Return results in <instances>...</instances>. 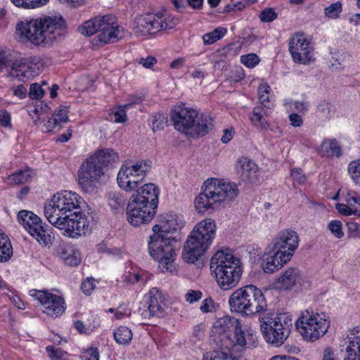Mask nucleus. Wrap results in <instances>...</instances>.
I'll list each match as a JSON object with an SVG mask.
<instances>
[{
  "instance_id": "nucleus-1",
  "label": "nucleus",
  "mask_w": 360,
  "mask_h": 360,
  "mask_svg": "<svg viewBox=\"0 0 360 360\" xmlns=\"http://www.w3.org/2000/svg\"><path fill=\"white\" fill-rule=\"evenodd\" d=\"M82 198L76 193L64 191L54 194L44 206V214L56 228L75 238L89 231V222L80 211Z\"/></svg>"
},
{
  "instance_id": "nucleus-2",
  "label": "nucleus",
  "mask_w": 360,
  "mask_h": 360,
  "mask_svg": "<svg viewBox=\"0 0 360 360\" xmlns=\"http://www.w3.org/2000/svg\"><path fill=\"white\" fill-rule=\"evenodd\" d=\"M65 27V20L61 16H45L20 22L17 25V30L22 41L36 46H49L62 35Z\"/></svg>"
},
{
  "instance_id": "nucleus-3",
  "label": "nucleus",
  "mask_w": 360,
  "mask_h": 360,
  "mask_svg": "<svg viewBox=\"0 0 360 360\" xmlns=\"http://www.w3.org/2000/svg\"><path fill=\"white\" fill-rule=\"evenodd\" d=\"M134 191L127 207V219L133 226H139L154 217L158 205L159 188L154 184L148 183Z\"/></svg>"
},
{
  "instance_id": "nucleus-4",
  "label": "nucleus",
  "mask_w": 360,
  "mask_h": 360,
  "mask_svg": "<svg viewBox=\"0 0 360 360\" xmlns=\"http://www.w3.org/2000/svg\"><path fill=\"white\" fill-rule=\"evenodd\" d=\"M202 189L195 199V207L199 213L225 207L238 195V186L235 183L216 178L205 181Z\"/></svg>"
},
{
  "instance_id": "nucleus-5",
  "label": "nucleus",
  "mask_w": 360,
  "mask_h": 360,
  "mask_svg": "<svg viewBox=\"0 0 360 360\" xmlns=\"http://www.w3.org/2000/svg\"><path fill=\"white\" fill-rule=\"evenodd\" d=\"M170 117L174 128L186 134L203 136L214 127L210 115H200L196 109L185 104L175 106L171 111Z\"/></svg>"
},
{
  "instance_id": "nucleus-6",
  "label": "nucleus",
  "mask_w": 360,
  "mask_h": 360,
  "mask_svg": "<svg viewBox=\"0 0 360 360\" xmlns=\"http://www.w3.org/2000/svg\"><path fill=\"white\" fill-rule=\"evenodd\" d=\"M216 224L212 219L198 223L188 236L182 252L183 259L194 263L209 249L216 235Z\"/></svg>"
},
{
  "instance_id": "nucleus-7",
  "label": "nucleus",
  "mask_w": 360,
  "mask_h": 360,
  "mask_svg": "<svg viewBox=\"0 0 360 360\" xmlns=\"http://www.w3.org/2000/svg\"><path fill=\"white\" fill-rule=\"evenodd\" d=\"M210 269L214 274L218 285L224 290L236 287L242 275L240 259L233 254L217 251L211 258Z\"/></svg>"
},
{
  "instance_id": "nucleus-8",
  "label": "nucleus",
  "mask_w": 360,
  "mask_h": 360,
  "mask_svg": "<svg viewBox=\"0 0 360 360\" xmlns=\"http://www.w3.org/2000/svg\"><path fill=\"white\" fill-rule=\"evenodd\" d=\"M231 311L243 316L262 314L267 309L266 298L254 285H247L234 291L229 299Z\"/></svg>"
},
{
  "instance_id": "nucleus-9",
  "label": "nucleus",
  "mask_w": 360,
  "mask_h": 360,
  "mask_svg": "<svg viewBox=\"0 0 360 360\" xmlns=\"http://www.w3.org/2000/svg\"><path fill=\"white\" fill-rule=\"evenodd\" d=\"M259 321L264 339L276 347L285 342L292 328V315L288 312H268L260 316Z\"/></svg>"
},
{
  "instance_id": "nucleus-10",
  "label": "nucleus",
  "mask_w": 360,
  "mask_h": 360,
  "mask_svg": "<svg viewBox=\"0 0 360 360\" xmlns=\"http://www.w3.org/2000/svg\"><path fill=\"white\" fill-rule=\"evenodd\" d=\"M217 332L220 334L221 346L229 349L233 346L250 347L253 345L252 335L242 328L238 319L230 316L220 319L215 326Z\"/></svg>"
},
{
  "instance_id": "nucleus-11",
  "label": "nucleus",
  "mask_w": 360,
  "mask_h": 360,
  "mask_svg": "<svg viewBox=\"0 0 360 360\" xmlns=\"http://www.w3.org/2000/svg\"><path fill=\"white\" fill-rule=\"evenodd\" d=\"M153 232L148 243V252L152 258L159 262L162 271L172 272L175 269L173 243H176V240L172 236L164 235L158 231Z\"/></svg>"
},
{
  "instance_id": "nucleus-12",
  "label": "nucleus",
  "mask_w": 360,
  "mask_h": 360,
  "mask_svg": "<svg viewBox=\"0 0 360 360\" xmlns=\"http://www.w3.org/2000/svg\"><path fill=\"white\" fill-rule=\"evenodd\" d=\"M329 326L330 321L325 314L308 309L301 314L295 323L296 328L303 339L311 342L323 337Z\"/></svg>"
},
{
  "instance_id": "nucleus-13",
  "label": "nucleus",
  "mask_w": 360,
  "mask_h": 360,
  "mask_svg": "<svg viewBox=\"0 0 360 360\" xmlns=\"http://www.w3.org/2000/svg\"><path fill=\"white\" fill-rule=\"evenodd\" d=\"M178 22V18L166 11L146 13L134 19V30L136 34L144 36L172 29Z\"/></svg>"
},
{
  "instance_id": "nucleus-14",
  "label": "nucleus",
  "mask_w": 360,
  "mask_h": 360,
  "mask_svg": "<svg viewBox=\"0 0 360 360\" xmlns=\"http://www.w3.org/2000/svg\"><path fill=\"white\" fill-rule=\"evenodd\" d=\"M150 169L151 162L146 160L123 164L117 176L118 186L124 191H134L145 181Z\"/></svg>"
},
{
  "instance_id": "nucleus-15",
  "label": "nucleus",
  "mask_w": 360,
  "mask_h": 360,
  "mask_svg": "<svg viewBox=\"0 0 360 360\" xmlns=\"http://www.w3.org/2000/svg\"><path fill=\"white\" fill-rule=\"evenodd\" d=\"M18 218L24 228L40 244L47 245L51 243L53 236L51 228L48 225H43L37 215L27 210H21L18 212Z\"/></svg>"
},
{
  "instance_id": "nucleus-16",
  "label": "nucleus",
  "mask_w": 360,
  "mask_h": 360,
  "mask_svg": "<svg viewBox=\"0 0 360 360\" xmlns=\"http://www.w3.org/2000/svg\"><path fill=\"white\" fill-rule=\"evenodd\" d=\"M105 169L91 157L84 162L78 171V182L85 191H89L104 178Z\"/></svg>"
},
{
  "instance_id": "nucleus-17",
  "label": "nucleus",
  "mask_w": 360,
  "mask_h": 360,
  "mask_svg": "<svg viewBox=\"0 0 360 360\" xmlns=\"http://www.w3.org/2000/svg\"><path fill=\"white\" fill-rule=\"evenodd\" d=\"M299 245V236L296 231L284 230L280 232L269 245L272 252L280 254L284 261H290Z\"/></svg>"
},
{
  "instance_id": "nucleus-18",
  "label": "nucleus",
  "mask_w": 360,
  "mask_h": 360,
  "mask_svg": "<svg viewBox=\"0 0 360 360\" xmlns=\"http://www.w3.org/2000/svg\"><path fill=\"white\" fill-rule=\"evenodd\" d=\"M288 49L296 63L307 65L314 60V49L302 33H296L290 39Z\"/></svg>"
},
{
  "instance_id": "nucleus-19",
  "label": "nucleus",
  "mask_w": 360,
  "mask_h": 360,
  "mask_svg": "<svg viewBox=\"0 0 360 360\" xmlns=\"http://www.w3.org/2000/svg\"><path fill=\"white\" fill-rule=\"evenodd\" d=\"M30 295L39 301L44 308L43 311L49 316L58 317L65 310L64 299L48 290L33 289L30 291Z\"/></svg>"
},
{
  "instance_id": "nucleus-20",
  "label": "nucleus",
  "mask_w": 360,
  "mask_h": 360,
  "mask_svg": "<svg viewBox=\"0 0 360 360\" xmlns=\"http://www.w3.org/2000/svg\"><path fill=\"white\" fill-rule=\"evenodd\" d=\"M37 64L27 62L25 59L14 61L8 72V75L19 81L26 82L39 74Z\"/></svg>"
},
{
  "instance_id": "nucleus-21",
  "label": "nucleus",
  "mask_w": 360,
  "mask_h": 360,
  "mask_svg": "<svg viewBox=\"0 0 360 360\" xmlns=\"http://www.w3.org/2000/svg\"><path fill=\"white\" fill-rule=\"evenodd\" d=\"M114 18L108 15L100 33L97 36V41L101 44L115 43L124 37V28L113 22Z\"/></svg>"
},
{
  "instance_id": "nucleus-22",
  "label": "nucleus",
  "mask_w": 360,
  "mask_h": 360,
  "mask_svg": "<svg viewBox=\"0 0 360 360\" xmlns=\"http://www.w3.org/2000/svg\"><path fill=\"white\" fill-rule=\"evenodd\" d=\"M237 174L241 181L245 183H257L259 181V172L257 165L247 157L238 159L236 164Z\"/></svg>"
},
{
  "instance_id": "nucleus-23",
  "label": "nucleus",
  "mask_w": 360,
  "mask_h": 360,
  "mask_svg": "<svg viewBox=\"0 0 360 360\" xmlns=\"http://www.w3.org/2000/svg\"><path fill=\"white\" fill-rule=\"evenodd\" d=\"M184 224L182 216L176 214H166L160 217L159 224L153 226V231L170 236V233L181 230Z\"/></svg>"
},
{
  "instance_id": "nucleus-24",
  "label": "nucleus",
  "mask_w": 360,
  "mask_h": 360,
  "mask_svg": "<svg viewBox=\"0 0 360 360\" xmlns=\"http://www.w3.org/2000/svg\"><path fill=\"white\" fill-rule=\"evenodd\" d=\"M148 312L150 316L159 318L164 317L167 314L168 307L162 292L154 288L148 292Z\"/></svg>"
},
{
  "instance_id": "nucleus-25",
  "label": "nucleus",
  "mask_w": 360,
  "mask_h": 360,
  "mask_svg": "<svg viewBox=\"0 0 360 360\" xmlns=\"http://www.w3.org/2000/svg\"><path fill=\"white\" fill-rule=\"evenodd\" d=\"M345 201L346 204L336 205L338 212L345 216L354 215L360 218V194L356 191H349L346 195Z\"/></svg>"
},
{
  "instance_id": "nucleus-26",
  "label": "nucleus",
  "mask_w": 360,
  "mask_h": 360,
  "mask_svg": "<svg viewBox=\"0 0 360 360\" xmlns=\"http://www.w3.org/2000/svg\"><path fill=\"white\" fill-rule=\"evenodd\" d=\"M302 280L301 271L295 267L285 270L277 278L276 284L281 289L288 290L300 284Z\"/></svg>"
},
{
  "instance_id": "nucleus-27",
  "label": "nucleus",
  "mask_w": 360,
  "mask_h": 360,
  "mask_svg": "<svg viewBox=\"0 0 360 360\" xmlns=\"http://www.w3.org/2000/svg\"><path fill=\"white\" fill-rule=\"evenodd\" d=\"M346 353L345 360H360V328H353L347 335Z\"/></svg>"
},
{
  "instance_id": "nucleus-28",
  "label": "nucleus",
  "mask_w": 360,
  "mask_h": 360,
  "mask_svg": "<svg viewBox=\"0 0 360 360\" xmlns=\"http://www.w3.org/2000/svg\"><path fill=\"white\" fill-rule=\"evenodd\" d=\"M269 110L262 105L255 106L250 116V120L252 126L262 130L269 129L270 124L267 118L270 114Z\"/></svg>"
},
{
  "instance_id": "nucleus-29",
  "label": "nucleus",
  "mask_w": 360,
  "mask_h": 360,
  "mask_svg": "<svg viewBox=\"0 0 360 360\" xmlns=\"http://www.w3.org/2000/svg\"><path fill=\"white\" fill-rule=\"evenodd\" d=\"M56 253L67 265L77 266L80 263V254L72 246L60 245L56 250Z\"/></svg>"
},
{
  "instance_id": "nucleus-30",
  "label": "nucleus",
  "mask_w": 360,
  "mask_h": 360,
  "mask_svg": "<svg viewBox=\"0 0 360 360\" xmlns=\"http://www.w3.org/2000/svg\"><path fill=\"white\" fill-rule=\"evenodd\" d=\"M105 20H108V15L94 18L86 21L79 27V30L86 36H91L96 32L99 34Z\"/></svg>"
},
{
  "instance_id": "nucleus-31",
  "label": "nucleus",
  "mask_w": 360,
  "mask_h": 360,
  "mask_svg": "<svg viewBox=\"0 0 360 360\" xmlns=\"http://www.w3.org/2000/svg\"><path fill=\"white\" fill-rule=\"evenodd\" d=\"M318 153L324 157H340L342 155L341 148L335 139H326L321 143Z\"/></svg>"
},
{
  "instance_id": "nucleus-32",
  "label": "nucleus",
  "mask_w": 360,
  "mask_h": 360,
  "mask_svg": "<svg viewBox=\"0 0 360 360\" xmlns=\"http://www.w3.org/2000/svg\"><path fill=\"white\" fill-rule=\"evenodd\" d=\"M281 255L278 252H273V255L268 256L262 262V269L265 273L272 274L280 269L284 264H287L289 261H284L283 257H279Z\"/></svg>"
},
{
  "instance_id": "nucleus-33",
  "label": "nucleus",
  "mask_w": 360,
  "mask_h": 360,
  "mask_svg": "<svg viewBox=\"0 0 360 360\" xmlns=\"http://www.w3.org/2000/svg\"><path fill=\"white\" fill-rule=\"evenodd\" d=\"M98 164L105 169L118 159V155L112 149L104 148L99 150L94 155L91 156Z\"/></svg>"
},
{
  "instance_id": "nucleus-34",
  "label": "nucleus",
  "mask_w": 360,
  "mask_h": 360,
  "mask_svg": "<svg viewBox=\"0 0 360 360\" xmlns=\"http://www.w3.org/2000/svg\"><path fill=\"white\" fill-rule=\"evenodd\" d=\"M34 176L33 170L27 168L25 169H20L18 172L9 176L8 180V184L11 185H18L25 184L30 181Z\"/></svg>"
},
{
  "instance_id": "nucleus-35",
  "label": "nucleus",
  "mask_w": 360,
  "mask_h": 360,
  "mask_svg": "<svg viewBox=\"0 0 360 360\" xmlns=\"http://www.w3.org/2000/svg\"><path fill=\"white\" fill-rule=\"evenodd\" d=\"M13 255V248L8 237L0 230V262L8 261Z\"/></svg>"
},
{
  "instance_id": "nucleus-36",
  "label": "nucleus",
  "mask_w": 360,
  "mask_h": 360,
  "mask_svg": "<svg viewBox=\"0 0 360 360\" xmlns=\"http://www.w3.org/2000/svg\"><path fill=\"white\" fill-rule=\"evenodd\" d=\"M115 340L120 345L129 344L133 337L131 330L126 326H120L114 332Z\"/></svg>"
},
{
  "instance_id": "nucleus-37",
  "label": "nucleus",
  "mask_w": 360,
  "mask_h": 360,
  "mask_svg": "<svg viewBox=\"0 0 360 360\" xmlns=\"http://www.w3.org/2000/svg\"><path fill=\"white\" fill-rule=\"evenodd\" d=\"M270 94L271 88L266 83L260 84L258 89L259 99L260 101L259 105H262L267 109H271L274 106L273 103H271L269 99Z\"/></svg>"
},
{
  "instance_id": "nucleus-38",
  "label": "nucleus",
  "mask_w": 360,
  "mask_h": 360,
  "mask_svg": "<svg viewBox=\"0 0 360 360\" xmlns=\"http://www.w3.org/2000/svg\"><path fill=\"white\" fill-rule=\"evenodd\" d=\"M202 360H238L229 351L214 350L204 354Z\"/></svg>"
},
{
  "instance_id": "nucleus-39",
  "label": "nucleus",
  "mask_w": 360,
  "mask_h": 360,
  "mask_svg": "<svg viewBox=\"0 0 360 360\" xmlns=\"http://www.w3.org/2000/svg\"><path fill=\"white\" fill-rule=\"evenodd\" d=\"M226 33V28L218 27L211 32L205 34L202 36L203 42L206 45L212 44L213 43L221 39Z\"/></svg>"
},
{
  "instance_id": "nucleus-40",
  "label": "nucleus",
  "mask_w": 360,
  "mask_h": 360,
  "mask_svg": "<svg viewBox=\"0 0 360 360\" xmlns=\"http://www.w3.org/2000/svg\"><path fill=\"white\" fill-rule=\"evenodd\" d=\"M151 127L153 131L163 129L167 123V117L163 113H158L151 117Z\"/></svg>"
},
{
  "instance_id": "nucleus-41",
  "label": "nucleus",
  "mask_w": 360,
  "mask_h": 360,
  "mask_svg": "<svg viewBox=\"0 0 360 360\" xmlns=\"http://www.w3.org/2000/svg\"><path fill=\"white\" fill-rule=\"evenodd\" d=\"M335 111V108L330 103L323 101L317 105V112L326 119L330 118Z\"/></svg>"
},
{
  "instance_id": "nucleus-42",
  "label": "nucleus",
  "mask_w": 360,
  "mask_h": 360,
  "mask_svg": "<svg viewBox=\"0 0 360 360\" xmlns=\"http://www.w3.org/2000/svg\"><path fill=\"white\" fill-rule=\"evenodd\" d=\"M131 104L129 103L122 106H119L110 115V119L116 123H123L127 120L126 108L131 106Z\"/></svg>"
},
{
  "instance_id": "nucleus-43",
  "label": "nucleus",
  "mask_w": 360,
  "mask_h": 360,
  "mask_svg": "<svg viewBox=\"0 0 360 360\" xmlns=\"http://www.w3.org/2000/svg\"><path fill=\"white\" fill-rule=\"evenodd\" d=\"M108 202L112 209L117 210L124 204V199L120 193L110 191L108 193Z\"/></svg>"
},
{
  "instance_id": "nucleus-44",
  "label": "nucleus",
  "mask_w": 360,
  "mask_h": 360,
  "mask_svg": "<svg viewBox=\"0 0 360 360\" xmlns=\"http://www.w3.org/2000/svg\"><path fill=\"white\" fill-rule=\"evenodd\" d=\"M348 172L356 183H360V159L352 161L349 164Z\"/></svg>"
},
{
  "instance_id": "nucleus-45",
  "label": "nucleus",
  "mask_w": 360,
  "mask_h": 360,
  "mask_svg": "<svg viewBox=\"0 0 360 360\" xmlns=\"http://www.w3.org/2000/svg\"><path fill=\"white\" fill-rule=\"evenodd\" d=\"M331 233L336 238H342L344 236L342 222L339 220L331 221L328 226Z\"/></svg>"
},
{
  "instance_id": "nucleus-46",
  "label": "nucleus",
  "mask_w": 360,
  "mask_h": 360,
  "mask_svg": "<svg viewBox=\"0 0 360 360\" xmlns=\"http://www.w3.org/2000/svg\"><path fill=\"white\" fill-rule=\"evenodd\" d=\"M278 17V14L273 8H266L259 14V19L263 22H271Z\"/></svg>"
},
{
  "instance_id": "nucleus-47",
  "label": "nucleus",
  "mask_w": 360,
  "mask_h": 360,
  "mask_svg": "<svg viewBox=\"0 0 360 360\" xmlns=\"http://www.w3.org/2000/svg\"><path fill=\"white\" fill-rule=\"evenodd\" d=\"M342 11V4L340 2H335L330 4L325 8V14L330 18H337Z\"/></svg>"
},
{
  "instance_id": "nucleus-48",
  "label": "nucleus",
  "mask_w": 360,
  "mask_h": 360,
  "mask_svg": "<svg viewBox=\"0 0 360 360\" xmlns=\"http://www.w3.org/2000/svg\"><path fill=\"white\" fill-rule=\"evenodd\" d=\"M240 61L248 68H254L259 63V58L256 54L250 53L242 56Z\"/></svg>"
},
{
  "instance_id": "nucleus-49",
  "label": "nucleus",
  "mask_w": 360,
  "mask_h": 360,
  "mask_svg": "<svg viewBox=\"0 0 360 360\" xmlns=\"http://www.w3.org/2000/svg\"><path fill=\"white\" fill-rule=\"evenodd\" d=\"M29 97L31 99H39L41 98L44 94V91L41 88V86L37 83H34L30 85V91H29Z\"/></svg>"
},
{
  "instance_id": "nucleus-50",
  "label": "nucleus",
  "mask_w": 360,
  "mask_h": 360,
  "mask_svg": "<svg viewBox=\"0 0 360 360\" xmlns=\"http://www.w3.org/2000/svg\"><path fill=\"white\" fill-rule=\"evenodd\" d=\"M347 226L348 229L349 238L360 239L359 226L356 222L352 221H347Z\"/></svg>"
},
{
  "instance_id": "nucleus-51",
  "label": "nucleus",
  "mask_w": 360,
  "mask_h": 360,
  "mask_svg": "<svg viewBox=\"0 0 360 360\" xmlns=\"http://www.w3.org/2000/svg\"><path fill=\"white\" fill-rule=\"evenodd\" d=\"M82 360H99V352L97 348L90 347L83 352Z\"/></svg>"
},
{
  "instance_id": "nucleus-52",
  "label": "nucleus",
  "mask_w": 360,
  "mask_h": 360,
  "mask_svg": "<svg viewBox=\"0 0 360 360\" xmlns=\"http://www.w3.org/2000/svg\"><path fill=\"white\" fill-rule=\"evenodd\" d=\"M202 297V293L200 290H189L185 295L186 302L190 304L200 300Z\"/></svg>"
},
{
  "instance_id": "nucleus-53",
  "label": "nucleus",
  "mask_w": 360,
  "mask_h": 360,
  "mask_svg": "<svg viewBox=\"0 0 360 360\" xmlns=\"http://www.w3.org/2000/svg\"><path fill=\"white\" fill-rule=\"evenodd\" d=\"M52 115L56 116L60 123L68 121L67 107H60Z\"/></svg>"
},
{
  "instance_id": "nucleus-54",
  "label": "nucleus",
  "mask_w": 360,
  "mask_h": 360,
  "mask_svg": "<svg viewBox=\"0 0 360 360\" xmlns=\"http://www.w3.org/2000/svg\"><path fill=\"white\" fill-rule=\"evenodd\" d=\"M60 123L57 120L56 116H51L46 123L44 125V129H42L45 132H49L56 129V127H60Z\"/></svg>"
},
{
  "instance_id": "nucleus-55",
  "label": "nucleus",
  "mask_w": 360,
  "mask_h": 360,
  "mask_svg": "<svg viewBox=\"0 0 360 360\" xmlns=\"http://www.w3.org/2000/svg\"><path fill=\"white\" fill-rule=\"evenodd\" d=\"M48 356L53 360H57L62 357L63 352L60 348H55L53 346H48L46 348Z\"/></svg>"
},
{
  "instance_id": "nucleus-56",
  "label": "nucleus",
  "mask_w": 360,
  "mask_h": 360,
  "mask_svg": "<svg viewBox=\"0 0 360 360\" xmlns=\"http://www.w3.org/2000/svg\"><path fill=\"white\" fill-rule=\"evenodd\" d=\"M291 176L292 177L293 181L300 184H303L306 180L305 175L303 174L302 169L300 168L292 169L291 170Z\"/></svg>"
},
{
  "instance_id": "nucleus-57",
  "label": "nucleus",
  "mask_w": 360,
  "mask_h": 360,
  "mask_svg": "<svg viewBox=\"0 0 360 360\" xmlns=\"http://www.w3.org/2000/svg\"><path fill=\"white\" fill-rule=\"evenodd\" d=\"M11 115L6 110H0V124L5 127H11Z\"/></svg>"
},
{
  "instance_id": "nucleus-58",
  "label": "nucleus",
  "mask_w": 360,
  "mask_h": 360,
  "mask_svg": "<svg viewBox=\"0 0 360 360\" xmlns=\"http://www.w3.org/2000/svg\"><path fill=\"white\" fill-rule=\"evenodd\" d=\"M94 281L93 279L86 278L84 281L82 282L81 289L84 294L90 295L91 291L94 289Z\"/></svg>"
},
{
  "instance_id": "nucleus-59",
  "label": "nucleus",
  "mask_w": 360,
  "mask_h": 360,
  "mask_svg": "<svg viewBox=\"0 0 360 360\" xmlns=\"http://www.w3.org/2000/svg\"><path fill=\"white\" fill-rule=\"evenodd\" d=\"M138 63L142 65L145 68L149 69L157 63V59L153 56H148L146 58H140Z\"/></svg>"
},
{
  "instance_id": "nucleus-60",
  "label": "nucleus",
  "mask_w": 360,
  "mask_h": 360,
  "mask_svg": "<svg viewBox=\"0 0 360 360\" xmlns=\"http://www.w3.org/2000/svg\"><path fill=\"white\" fill-rule=\"evenodd\" d=\"M49 0H27L26 9H34L47 4Z\"/></svg>"
},
{
  "instance_id": "nucleus-61",
  "label": "nucleus",
  "mask_w": 360,
  "mask_h": 360,
  "mask_svg": "<svg viewBox=\"0 0 360 360\" xmlns=\"http://www.w3.org/2000/svg\"><path fill=\"white\" fill-rule=\"evenodd\" d=\"M289 120L290 124L295 127H301L304 122L302 116L297 113L290 114L289 115Z\"/></svg>"
},
{
  "instance_id": "nucleus-62",
  "label": "nucleus",
  "mask_w": 360,
  "mask_h": 360,
  "mask_svg": "<svg viewBox=\"0 0 360 360\" xmlns=\"http://www.w3.org/2000/svg\"><path fill=\"white\" fill-rule=\"evenodd\" d=\"M213 308V301L210 298L204 300L200 305V309L203 313H207L212 311Z\"/></svg>"
},
{
  "instance_id": "nucleus-63",
  "label": "nucleus",
  "mask_w": 360,
  "mask_h": 360,
  "mask_svg": "<svg viewBox=\"0 0 360 360\" xmlns=\"http://www.w3.org/2000/svg\"><path fill=\"white\" fill-rule=\"evenodd\" d=\"M13 94L20 99L25 98L27 96V89L22 84L13 88Z\"/></svg>"
},
{
  "instance_id": "nucleus-64",
  "label": "nucleus",
  "mask_w": 360,
  "mask_h": 360,
  "mask_svg": "<svg viewBox=\"0 0 360 360\" xmlns=\"http://www.w3.org/2000/svg\"><path fill=\"white\" fill-rule=\"evenodd\" d=\"M294 108L301 113H305L307 110V104L303 101H295L293 103Z\"/></svg>"
}]
</instances>
